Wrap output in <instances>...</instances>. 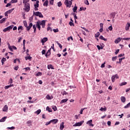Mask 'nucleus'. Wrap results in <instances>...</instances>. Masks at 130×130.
Returning a JSON list of instances; mask_svg holds the SVG:
<instances>
[{
	"label": "nucleus",
	"mask_w": 130,
	"mask_h": 130,
	"mask_svg": "<svg viewBox=\"0 0 130 130\" xmlns=\"http://www.w3.org/2000/svg\"><path fill=\"white\" fill-rule=\"evenodd\" d=\"M64 122H62L60 124V129L62 130L63 129V128H64V125H63L64 124Z\"/></svg>",
	"instance_id": "15"
},
{
	"label": "nucleus",
	"mask_w": 130,
	"mask_h": 130,
	"mask_svg": "<svg viewBox=\"0 0 130 130\" xmlns=\"http://www.w3.org/2000/svg\"><path fill=\"white\" fill-rule=\"evenodd\" d=\"M50 50H51V48H50V49L48 50V51H47V55H49L50 54Z\"/></svg>",
	"instance_id": "52"
},
{
	"label": "nucleus",
	"mask_w": 130,
	"mask_h": 130,
	"mask_svg": "<svg viewBox=\"0 0 130 130\" xmlns=\"http://www.w3.org/2000/svg\"><path fill=\"white\" fill-rule=\"evenodd\" d=\"M49 3H50V5L53 6V4L54 3V0H50Z\"/></svg>",
	"instance_id": "37"
},
{
	"label": "nucleus",
	"mask_w": 130,
	"mask_h": 130,
	"mask_svg": "<svg viewBox=\"0 0 130 130\" xmlns=\"http://www.w3.org/2000/svg\"><path fill=\"white\" fill-rule=\"evenodd\" d=\"M108 29H109V30H110V31H112V29H113V28H112V25L108 27Z\"/></svg>",
	"instance_id": "60"
},
{
	"label": "nucleus",
	"mask_w": 130,
	"mask_h": 130,
	"mask_svg": "<svg viewBox=\"0 0 130 130\" xmlns=\"http://www.w3.org/2000/svg\"><path fill=\"white\" fill-rule=\"evenodd\" d=\"M100 36V32H98L95 35V37L98 38Z\"/></svg>",
	"instance_id": "44"
},
{
	"label": "nucleus",
	"mask_w": 130,
	"mask_h": 130,
	"mask_svg": "<svg viewBox=\"0 0 130 130\" xmlns=\"http://www.w3.org/2000/svg\"><path fill=\"white\" fill-rule=\"evenodd\" d=\"M9 84H13V79H10V80H9Z\"/></svg>",
	"instance_id": "62"
},
{
	"label": "nucleus",
	"mask_w": 130,
	"mask_h": 130,
	"mask_svg": "<svg viewBox=\"0 0 130 130\" xmlns=\"http://www.w3.org/2000/svg\"><path fill=\"white\" fill-rule=\"evenodd\" d=\"M46 98L47 100H51V99H53V96L52 95L50 96L49 94H47Z\"/></svg>",
	"instance_id": "12"
},
{
	"label": "nucleus",
	"mask_w": 130,
	"mask_h": 130,
	"mask_svg": "<svg viewBox=\"0 0 130 130\" xmlns=\"http://www.w3.org/2000/svg\"><path fill=\"white\" fill-rule=\"evenodd\" d=\"M41 112V109H39L37 111H36L35 112V113H36L37 114V115H38L39 114H40Z\"/></svg>",
	"instance_id": "30"
},
{
	"label": "nucleus",
	"mask_w": 130,
	"mask_h": 130,
	"mask_svg": "<svg viewBox=\"0 0 130 130\" xmlns=\"http://www.w3.org/2000/svg\"><path fill=\"white\" fill-rule=\"evenodd\" d=\"M57 44H58L59 47H60V48H62V46H61V44H60V43H58V42H56Z\"/></svg>",
	"instance_id": "49"
},
{
	"label": "nucleus",
	"mask_w": 130,
	"mask_h": 130,
	"mask_svg": "<svg viewBox=\"0 0 130 130\" xmlns=\"http://www.w3.org/2000/svg\"><path fill=\"white\" fill-rule=\"evenodd\" d=\"M100 39H101L102 40H104V41H106L107 40V39H105L103 36H100Z\"/></svg>",
	"instance_id": "28"
},
{
	"label": "nucleus",
	"mask_w": 130,
	"mask_h": 130,
	"mask_svg": "<svg viewBox=\"0 0 130 130\" xmlns=\"http://www.w3.org/2000/svg\"><path fill=\"white\" fill-rule=\"evenodd\" d=\"M35 8H39V1H36V4L34 5Z\"/></svg>",
	"instance_id": "17"
},
{
	"label": "nucleus",
	"mask_w": 130,
	"mask_h": 130,
	"mask_svg": "<svg viewBox=\"0 0 130 130\" xmlns=\"http://www.w3.org/2000/svg\"><path fill=\"white\" fill-rule=\"evenodd\" d=\"M31 58H32V57H31V56L25 57V60H28V59H29V60H31Z\"/></svg>",
	"instance_id": "40"
},
{
	"label": "nucleus",
	"mask_w": 130,
	"mask_h": 130,
	"mask_svg": "<svg viewBox=\"0 0 130 130\" xmlns=\"http://www.w3.org/2000/svg\"><path fill=\"white\" fill-rule=\"evenodd\" d=\"M86 10H87V8L86 7H80V9H79V11H86Z\"/></svg>",
	"instance_id": "31"
},
{
	"label": "nucleus",
	"mask_w": 130,
	"mask_h": 130,
	"mask_svg": "<svg viewBox=\"0 0 130 130\" xmlns=\"http://www.w3.org/2000/svg\"><path fill=\"white\" fill-rule=\"evenodd\" d=\"M68 100H69L68 99L62 100L60 103V104H62V103H66V102H68Z\"/></svg>",
	"instance_id": "18"
},
{
	"label": "nucleus",
	"mask_w": 130,
	"mask_h": 130,
	"mask_svg": "<svg viewBox=\"0 0 130 130\" xmlns=\"http://www.w3.org/2000/svg\"><path fill=\"white\" fill-rule=\"evenodd\" d=\"M33 15L34 16H37V17H39V18H43V15H42V13L40 12H33Z\"/></svg>",
	"instance_id": "2"
},
{
	"label": "nucleus",
	"mask_w": 130,
	"mask_h": 130,
	"mask_svg": "<svg viewBox=\"0 0 130 130\" xmlns=\"http://www.w3.org/2000/svg\"><path fill=\"white\" fill-rule=\"evenodd\" d=\"M120 100H121V102H123V103H124V102H125V100H126L125 97L121 96Z\"/></svg>",
	"instance_id": "19"
},
{
	"label": "nucleus",
	"mask_w": 130,
	"mask_h": 130,
	"mask_svg": "<svg viewBox=\"0 0 130 130\" xmlns=\"http://www.w3.org/2000/svg\"><path fill=\"white\" fill-rule=\"evenodd\" d=\"M32 122H33V121H31V120H28L26 122V123L27 124H29V126H30V125H31V124L32 123Z\"/></svg>",
	"instance_id": "32"
},
{
	"label": "nucleus",
	"mask_w": 130,
	"mask_h": 130,
	"mask_svg": "<svg viewBox=\"0 0 130 130\" xmlns=\"http://www.w3.org/2000/svg\"><path fill=\"white\" fill-rule=\"evenodd\" d=\"M100 28H103V23H101L100 24Z\"/></svg>",
	"instance_id": "64"
},
{
	"label": "nucleus",
	"mask_w": 130,
	"mask_h": 130,
	"mask_svg": "<svg viewBox=\"0 0 130 130\" xmlns=\"http://www.w3.org/2000/svg\"><path fill=\"white\" fill-rule=\"evenodd\" d=\"M52 109H53L54 111H56V110H57V108L54 106L52 107Z\"/></svg>",
	"instance_id": "58"
},
{
	"label": "nucleus",
	"mask_w": 130,
	"mask_h": 130,
	"mask_svg": "<svg viewBox=\"0 0 130 130\" xmlns=\"http://www.w3.org/2000/svg\"><path fill=\"white\" fill-rule=\"evenodd\" d=\"M18 69H19V66H16L14 68L15 71H18Z\"/></svg>",
	"instance_id": "63"
},
{
	"label": "nucleus",
	"mask_w": 130,
	"mask_h": 130,
	"mask_svg": "<svg viewBox=\"0 0 130 130\" xmlns=\"http://www.w3.org/2000/svg\"><path fill=\"white\" fill-rule=\"evenodd\" d=\"M23 70H25V71L27 72V71H30L31 69L29 67H26L23 69Z\"/></svg>",
	"instance_id": "48"
},
{
	"label": "nucleus",
	"mask_w": 130,
	"mask_h": 130,
	"mask_svg": "<svg viewBox=\"0 0 130 130\" xmlns=\"http://www.w3.org/2000/svg\"><path fill=\"white\" fill-rule=\"evenodd\" d=\"M120 41H121V38H118L117 39H116L115 40V43H116V44H117V43L120 42Z\"/></svg>",
	"instance_id": "14"
},
{
	"label": "nucleus",
	"mask_w": 130,
	"mask_h": 130,
	"mask_svg": "<svg viewBox=\"0 0 130 130\" xmlns=\"http://www.w3.org/2000/svg\"><path fill=\"white\" fill-rule=\"evenodd\" d=\"M61 2H58V3H57V6H58V7H61Z\"/></svg>",
	"instance_id": "57"
},
{
	"label": "nucleus",
	"mask_w": 130,
	"mask_h": 130,
	"mask_svg": "<svg viewBox=\"0 0 130 130\" xmlns=\"http://www.w3.org/2000/svg\"><path fill=\"white\" fill-rule=\"evenodd\" d=\"M86 109V108H82L80 111V114H83V111H84V110Z\"/></svg>",
	"instance_id": "51"
},
{
	"label": "nucleus",
	"mask_w": 130,
	"mask_h": 130,
	"mask_svg": "<svg viewBox=\"0 0 130 130\" xmlns=\"http://www.w3.org/2000/svg\"><path fill=\"white\" fill-rule=\"evenodd\" d=\"M128 107H130V102L124 106V108H128Z\"/></svg>",
	"instance_id": "46"
},
{
	"label": "nucleus",
	"mask_w": 130,
	"mask_h": 130,
	"mask_svg": "<svg viewBox=\"0 0 130 130\" xmlns=\"http://www.w3.org/2000/svg\"><path fill=\"white\" fill-rule=\"evenodd\" d=\"M6 20H7V18H6V17L1 19L0 20V24H3V23H4V22H5V21H6Z\"/></svg>",
	"instance_id": "27"
},
{
	"label": "nucleus",
	"mask_w": 130,
	"mask_h": 130,
	"mask_svg": "<svg viewBox=\"0 0 130 130\" xmlns=\"http://www.w3.org/2000/svg\"><path fill=\"white\" fill-rule=\"evenodd\" d=\"M18 30L19 31V33H21V30H23V26H20L18 27Z\"/></svg>",
	"instance_id": "29"
},
{
	"label": "nucleus",
	"mask_w": 130,
	"mask_h": 130,
	"mask_svg": "<svg viewBox=\"0 0 130 130\" xmlns=\"http://www.w3.org/2000/svg\"><path fill=\"white\" fill-rule=\"evenodd\" d=\"M109 17L110 19H111V18H113V19H114V18H115V14H114V13H111L109 15Z\"/></svg>",
	"instance_id": "16"
},
{
	"label": "nucleus",
	"mask_w": 130,
	"mask_h": 130,
	"mask_svg": "<svg viewBox=\"0 0 130 130\" xmlns=\"http://www.w3.org/2000/svg\"><path fill=\"white\" fill-rule=\"evenodd\" d=\"M24 8L25 12H29V11H30V4H25V5H24Z\"/></svg>",
	"instance_id": "6"
},
{
	"label": "nucleus",
	"mask_w": 130,
	"mask_h": 130,
	"mask_svg": "<svg viewBox=\"0 0 130 130\" xmlns=\"http://www.w3.org/2000/svg\"><path fill=\"white\" fill-rule=\"evenodd\" d=\"M13 27H14V25H10L5 28H4L3 29V32H7V31H8L9 32H10V31H11V30H12L13 29Z\"/></svg>",
	"instance_id": "3"
},
{
	"label": "nucleus",
	"mask_w": 130,
	"mask_h": 130,
	"mask_svg": "<svg viewBox=\"0 0 130 130\" xmlns=\"http://www.w3.org/2000/svg\"><path fill=\"white\" fill-rule=\"evenodd\" d=\"M61 94L64 96V95H69V93L67 92L66 91L64 90H62L61 92Z\"/></svg>",
	"instance_id": "20"
},
{
	"label": "nucleus",
	"mask_w": 130,
	"mask_h": 130,
	"mask_svg": "<svg viewBox=\"0 0 130 130\" xmlns=\"http://www.w3.org/2000/svg\"><path fill=\"white\" fill-rule=\"evenodd\" d=\"M118 75H117V74H116L115 75H113V76H112L111 79H112V83H114L115 79H118Z\"/></svg>",
	"instance_id": "7"
},
{
	"label": "nucleus",
	"mask_w": 130,
	"mask_h": 130,
	"mask_svg": "<svg viewBox=\"0 0 130 130\" xmlns=\"http://www.w3.org/2000/svg\"><path fill=\"white\" fill-rule=\"evenodd\" d=\"M28 1L27 0H23V4H24V6L26 5L29 4V3H27Z\"/></svg>",
	"instance_id": "34"
},
{
	"label": "nucleus",
	"mask_w": 130,
	"mask_h": 130,
	"mask_svg": "<svg viewBox=\"0 0 130 130\" xmlns=\"http://www.w3.org/2000/svg\"><path fill=\"white\" fill-rule=\"evenodd\" d=\"M6 119H7V116L4 117L1 119L0 122H5V121H6Z\"/></svg>",
	"instance_id": "21"
},
{
	"label": "nucleus",
	"mask_w": 130,
	"mask_h": 130,
	"mask_svg": "<svg viewBox=\"0 0 130 130\" xmlns=\"http://www.w3.org/2000/svg\"><path fill=\"white\" fill-rule=\"evenodd\" d=\"M47 68H48V70H50V69L51 70H54L53 66H52V65H51V64L48 65Z\"/></svg>",
	"instance_id": "22"
},
{
	"label": "nucleus",
	"mask_w": 130,
	"mask_h": 130,
	"mask_svg": "<svg viewBox=\"0 0 130 130\" xmlns=\"http://www.w3.org/2000/svg\"><path fill=\"white\" fill-rule=\"evenodd\" d=\"M36 76L37 77H39V76H42V73L41 72H38L36 75Z\"/></svg>",
	"instance_id": "38"
},
{
	"label": "nucleus",
	"mask_w": 130,
	"mask_h": 130,
	"mask_svg": "<svg viewBox=\"0 0 130 130\" xmlns=\"http://www.w3.org/2000/svg\"><path fill=\"white\" fill-rule=\"evenodd\" d=\"M129 27H130V23L128 22L126 24L125 27L126 31H127L129 29Z\"/></svg>",
	"instance_id": "13"
},
{
	"label": "nucleus",
	"mask_w": 130,
	"mask_h": 130,
	"mask_svg": "<svg viewBox=\"0 0 130 130\" xmlns=\"http://www.w3.org/2000/svg\"><path fill=\"white\" fill-rule=\"evenodd\" d=\"M77 10H78V7H77V6H76L75 4V6L74 7V8H73V11L74 13L77 12Z\"/></svg>",
	"instance_id": "24"
},
{
	"label": "nucleus",
	"mask_w": 130,
	"mask_h": 130,
	"mask_svg": "<svg viewBox=\"0 0 130 130\" xmlns=\"http://www.w3.org/2000/svg\"><path fill=\"white\" fill-rule=\"evenodd\" d=\"M9 110V107H8V105H6L3 109V111L4 112H8V110Z\"/></svg>",
	"instance_id": "8"
},
{
	"label": "nucleus",
	"mask_w": 130,
	"mask_h": 130,
	"mask_svg": "<svg viewBox=\"0 0 130 130\" xmlns=\"http://www.w3.org/2000/svg\"><path fill=\"white\" fill-rule=\"evenodd\" d=\"M100 110L101 111H105L106 110V107H105L104 108L101 107V109H100Z\"/></svg>",
	"instance_id": "33"
},
{
	"label": "nucleus",
	"mask_w": 130,
	"mask_h": 130,
	"mask_svg": "<svg viewBox=\"0 0 130 130\" xmlns=\"http://www.w3.org/2000/svg\"><path fill=\"white\" fill-rule=\"evenodd\" d=\"M6 60L7 59H6V58H3V59L1 60L2 64H4V62L6 61Z\"/></svg>",
	"instance_id": "42"
},
{
	"label": "nucleus",
	"mask_w": 130,
	"mask_h": 130,
	"mask_svg": "<svg viewBox=\"0 0 130 130\" xmlns=\"http://www.w3.org/2000/svg\"><path fill=\"white\" fill-rule=\"evenodd\" d=\"M126 82H122L120 84V86H124V85H126Z\"/></svg>",
	"instance_id": "45"
},
{
	"label": "nucleus",
	"mask_w": 130,
	"mask_h": 130,
	"mask_svg": "<svg viewBox=\"0 0 130 130\" xmlns=\"http://www.w3.org/2000/svg\"><path fill=\"white\" fill-rule=\"evenodd\" d=\"M48 40V39L47 38H44L41 40V42L42 43V45H44V43L46 42Z\"/></svg>",
	"instance_id": "9"
},
{
	"label": "nucleus",
	"mask_w": 130,
	"mask_h": 130,
	"mask_svg": "<svg viewBox=\"0 0 130 130\" xmlns=\"http://www.w3.org/2000/svg\"><path fill=\"white\" fill-rule=\"evenodd\" d=\"M51 122H53L54 123H56L57 121H58V120L57 119H54L53 120H51Z\"/></svg>",
	"instance_id": "25"
},
{
	"label": "nucleus",
	"mask_w": 130,
	"mask_h": 130,
	"mask_svg": "<svg viewBox=\"0 0 130 130\" xmlns=\"http://www.w3.org/2000/svg\"><path fill=\"white\" fill-rule=\"evenodd\" d=\"M32 26H33V24H32V23H30L29 26L27 25L26 26L27 30L29 31L31 29V28H32Z\"/></svg>",
	"instance_id": "11"
},
{
	"label": "nucleus",
	"mask_w": 130,
	"mask_h": 130,
	"mask_svg": "<svg viewBox=\"0 0 130 130\" xmlns=\"http://www.w3.org/2000/svg\"><path fill=\"white\" fill-rule=\"evenodd\" d=\"M9 49H10V51H13V47L11 46H8Z\"/></svg>",
	"instance_id": "59"
},
{
	"label": "nucleus",
	"mask_w": 130,
	"mask_h": 130,
	"mask_svg": "<svg viewBox=\"0 0 130 130\" xmlns=\"http://www.w3.org/2000/svg\"><path fill=\"white\" fill-rule=\"evenodd\" d=\"M43 6L45 7H47V6H48V0H46V1L43 4Z\"/></svg>",
	"instance_id": "26"
},
{
	"label": "nucleus",
	"mask_w": 130,
	"mask_h": 130,
	"mask_svg": "<svg viewBox=\"0 0 130 130\" xmlns=\"http://www.w3.org/2000/svg\"><path fill=\"white\" fill-rule=\"evenodd\" d=\"M47 31H52V28H51V27H50V26L48 27L47 28Z\"/></svg>",
	"instance_id": "55"
},
{
	"label": "nucleus",
	"mask_w": 130,
	"mask_h": 130,
	"mask_svg": "<svg viewBox=\"0 0 130 130\" xmlns=\"http://www.w3.org/2000/svg\"><path fill=\"white\" fill-rule=\"evenodd\" d=\"M42 28H44L45 27V20H42L41 21H38L37 22L36 26L39 29V30H40V29L41 28V26Z\"/></svg>",
	"instance_id": "1"
},
{
	"label": "nucleus",
	"mask_w": 130,
	"mask_h": 130,
	"mask_svg": "<svg viewBox=\"0 0 130 130\" xmlns=\"http://www.w3.org/2000/svg\"><path fill=\"white\" fill-rule=\"evenodd\" d=\"M84 4L87 6H89V5H90V4L89 3V1H88V0H85L84 1Z\"/></svg>",
	"instance_id": "39"
},
{
	"label": "nucleus",
	"mask_w": 130,
	"mask_h": 130,
	"mask_svg": "<svg viewBox=\"0 0 130 130\" xmlns=\"http://www.w3.org/2000/svg\"><path fill=\"white\" fill-rule=\"evenodd\" d=\"M46 110H47V111H49V112H51V109L49 107H46Z\"/></svg>",
	"instance_id": "43"
},
{
	"label": "nucleus",
	"mask_w": 130,
	"mask_h": 130,
	"mask_svg": "<svg viewBox=\"0 0 130 130\" xmlns=\"http://www.w3.org/2000/svg\"><path fill=\"white\" fill-rule=\"evenodd\" d=\"M84 120H82L80 122H78L76 123L73 125V126H81L84 123Z\"/></svg>",
	"instance_id": "5"
},
{
	"label": "nucleus",
	"mask_w": 130,
	"mask_h": 130,
	"mask_svg": "<svg viewBox=\"0 0 130 130\" xmlns=\"http://www.w3.org/2000/svg\"><path fill=\"white\" fill-rule=\"evenodd\" d=\"M7 128H8V129H15V127L14 126H12V127H7Z\"/></svg>",
	"instance_id": "56"
},
{
	"label": "nucleus",
	"mask_w": 130,
	"mask_h": 130,
	"mask_svg": "<svg viewBox=\"0 0 130 130\" xmlns=\"http://www.w3.org/2000/svg\"><path fill=\"white\" fill-rule=\"evenodd\" d=\"M53 31L54 32V33H56V32H58V28L53 29Z\"/></svg>",
	"instance_id": "54"
},
{
	"label": "nucleus",
	"mask_w": 130,
	"mask_h": 130,
	"mask_svg": "<svg viewBox=\"0 0 130 130\" xmlns=\"http://www.w3.org/2000/svg\"><path fill=\"white\" fill-rule=\"evenodd\" d=\"M64 4L68 8H71V6H72V2L71 1L68 0H65Z\"/></svg>",
	"instance_id": "4"
},
{
	"label": "nucleus",
	"mask_w": 130,
	"mask_h": 130,
	"mask_svg": "<svg viewBox=\"0 0 130 130\" xmlns=\"http://www.w3.org/2000/svg\"><path fill=\"white\" fill-rule=\"evenodd\" d=\"M92 120H89L86 122V124H88L89 126H94V124H92Z\"/></svg>",
	"instance_id": "10"
},
{
	"label": "nucleus",
	"mask_w": 130,
	"mask_h": 130,
	"mask_svg": "<svg viewBox=\"0 0 130 130\" xmlns=\"http://www.w3.org/2000/svg\"><path fill=\"white\" fill-rule=\"evenodd\" d=\"M22 37L18 38V43H19V42H21V41L22 40Z\"/></svg>",
	"instance_id": "61"
},
{
	"label": "nucleus",
	"mask_w": 130,
	"mask_h": 130,
	"mask_svg": "<svg viewBox=\"0 0 130 130\" xmlns=\"http://www.w3.org/2000/svg\"><path fill=\"white\" fill-rule=\"evenodd\" d=\"M16 3H18V0H12L11 1V4H15Z\"/></svg>",
	"instance_id": "41"
},
{
	"label": "nucleus",
	"mask_w": 130,
	"mask_h": 130,
	"mask_svg": "<svg viewBox=\"0 0 130 130\" xmlns=\"http://www.w3.org/2000/svg\"><path fill=\"white\" fill-rule=\"evenodd\" d=\"M12 87H14V84H10L9 85L6 86L5 89H9V88H11Z\"/></svg>",
	"instance_id": "23"
},
{
	"label": "nucleus",
	"mask_w": 130,
	"mask_h": 130,
	"mask_svg": "<svg viewBox=\"0 0 130 130\" xmlns=\"http://www.w3.org/2000/svg\"><path fill=\"white\" fill-rule=\"evenodd\" d=\"M36 27H37L36 26V25H32V28H33L34 30V33H35L36 32Z\"/></svg>",
	"instance_id": "36"
},
{
	"label": "nucleus",
	"mask_w": 130,
	"mask_h": 130,
	"mask_svg": "<svg viewBox=\"0 0 130 130\" xmlns=\"http://www.w3.org/2000/svg\"><path fill=\"white\" fill-rule=\"evenodd\" d=\"M69 25H70V26H75V25L74 24V22H72V21H70V22H69Z\"/></svg>",
	"instance_id": "53"
},
{
	"label": "nucleus",
	"mask_w": 130,
	"mask_h": 130,
	"mask_svg": "<svg viewBox=\"0 0 130 130\" xmlns=\"http://www.w3.org/2000/svg\"><path fill=\"white\" fill-rule=\"evenodd\" d=\"M13 11H14V9H10L7 12V14H11Z\"/></svg>",
	"instance_id": "35"
},
{
	"label": "nucleus",
	"mask_w": 130,
	"mask_h": 130,
	"mask_svg": "<svg viewBox=\"0 0 130 130\" xmlns=\"http://www.w3.org/2000/svg\"><path fill=\"white\" fill-rule=\"evenodd\" d=\"M23 24H24V26L25 27H27V21H26L25 20L23 21Z\"/></svg>",
	"instance_id": "50"
},
{
	"label": "nucleus",
	"mask_w": 130,
	"mask_h": 130,
	"mask_svg": "<svg viewBox=\"0 0 130 130\" xmlns=\"http://www.w3.org/2000/svg\"><path fill=\"white\" fill-rule=\"evenodd\" d=\"M112 60H113V61L116 60V59H117V56H115V57H113L112 58Z\"/></svg>",
	"instance_id": "47"
}]
</instances>
